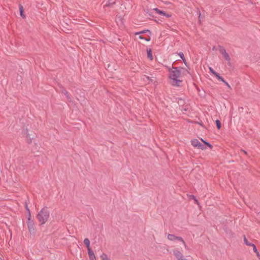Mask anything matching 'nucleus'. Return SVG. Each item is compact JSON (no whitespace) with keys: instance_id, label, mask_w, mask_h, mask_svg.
I'll return each instance as SVG.
<instances>
[{"instance_id":"24","label":"nucleus","mask_w":260,"mask_h":260,"mask_svg":"<svg viewBox=\"0 0 260 260\" xmlns=\"http://www.w3.org/2000/svg\"><path fill=\"white\" fill-rule=\"evenodd\" d=\"M198 148L201 149L202 150H204L206 148L204 145L202 143H200L199 146L198 147Z\"/></svg>"},{"instance_id":"26","label":"nucleus","mask_w":260,"mask_h":260,"mask_svg":"<svg viewBox=\"0 0 260 260\" xmlns=\"http://www.w3.org/2000/svg\"><path fill=\"white\" fill-rule=\"evenodd\" d=\"M202 141L204 143V144H206L209 147H210V148H212V146L209 143L204 141L203 139H202Z\"/></svg>"},{"instance_id":"36","label":"nucleus","mask_w":260,"mask_h":260,"mask_svg":"<svg viewBox=\"0 0 260 260\" xmlns=\"http://www.w3.org/2000/svg\"><path fill=\"white\" fill-rule=\"evenodd\" d=\"M200 17H201V14L200 13V15L199 16V19H200Z\"/></svg>"},{"instance_id":"35","label":"nucleus","mask_w":260,"mask_h":260,"mask_svg":"<svg viewBox=\"0 0 260 260\" xmlns=\"http://www.w3.org/2000/svg\"><path fill=\"white\" fill-rule=\"evenodd\" d=\"M148 80L149 79V77H147V76H145Z\"/></svg>"},{"instance_id":"28","label":"nucleus","mask_w":260,"mask_h":260,"mask_svg":"<svg viewBox=\"0 0 260 260\" xmlns=\"http://www.w3.org/2000/svg\"><path fill=\"white\" fill-rule=\"evenodd\" d=\"M223 83H224L228 86V87L229 88H230V89L231 88V86L229 85V84L225 80H224V82H223Z\"/></svg>"},{"instance_id":"27","label":"nucleus","mask_w":260,"mask_h":260,"mask_svg":"<svg viewBox=\"0 0 260 260\" xmlns=\"http://www.w3.org/2000/svg\"><path fill=\"white\" fill-rule=\"evenodd\" d=\"M178 55L179 56H180V57L182 59H184V54L180 52L179 53H178Z\"/></svg>"},{"instance_id":"25","label":"nucleus","mask_w":260,"mask_h":260,"mask_svg":"<svg viewBox=\"0 0 260 260\" xmlns=\"http://www.w3.org/2000/svg\"><path fill=\"white\" fill-rule=\"evenodd\" d=\"M209 69L210 72L212 74H213L214 75H215L216 74H217V73L211 67H209Z\"/></svg>"},{"instance_id":"4","label":"nucleus","mask_w":260,"mask_h":260,"mask_svg":"<svg viewBox=\"0 0 260 260\" xmlns=\"http://www.w3.org/2000/svg\"><path fill=\"white\" fill-rule=\"evenodd\" d=\"M27 223L29 232L34 234L35 232V223L30 217L28 218Z\"/></svg>"},{"instance_id":"18","label":"nucleus","mask_w":260,"mask_h":260,"mask_svg":"<svg viewBox=\"0 0 260 260\" xmlns=\"http://www.w3.org/2000/svg\"><path fill=\"white\" fill-rule=\"evenodd\" d=\"M219 80L221 81V82H224V79L220 76V75L217 73V74H216L215 75H214Z\"/></svg>"},{"instance_id":"15","label":"nucleus","mask_w":260,"mask_h":260,"mask_svg":"<svg viewBox=\"0 0 260 260\" xmlns=\"http://www.w3.org/2000/svg\"><path fill=\"white\" fill-rule=\"evenodd\" d=\"M19 10H20V14L21 16L23 18H25V16L23 14V6H22L21 5L19 6Z\"/></svg>"},{"instance_id":"34","label":"nucleus","mask_w":260,"mask_h":260,"mask_svg":"<svg viewBox=\"0 0 260 260\" xmlns=\"http://www.w3.org/2000/svg\"><path fill=\"white\" fill-rule=\"evenodd\" d=\"M165 16H167V17H169L170 16V15H169L167 14L166 13V15H165Z\"/></svg>"},{"instance_id":"5","label":"nucleus","mask_w":260,"mask_h":260,"mask_svg":"<svg viewBox=\"0 0 260 260\" xmlns=\"http://www.w3.org/2000/svg\"><path fill=\"white\" fill-rule=\"evenodd\" d=\"M219 51L220 53L223 56L224 59L228 61H230L231 58L224 48L221 47L219 50Z\"/></svg>"},{"instance_id":"10","label":"nucleus","mask_w":260,"mask_h":260,"mask_svg":"<svg viewBox=\"0 0 260 260\" xmlns=\"http://www.w3.org/2000/svg\"><path fill=\"white\" fill-rule=\"evenodd\" d=\"M62 93L66 95L68 101L69 102H72V99L70 95V94H69L68 92L64 90V89H63L62 90Z\"/></svg>"},{"instance_id":"17","label":"nucleus","mask_w":260,"mask_h":260,"mask_svg":"<svg viewBox=\"0 0 260 260\" xmlns=\"http://www.w3.org/2000/svg\"><path fill=\"white\" fill-rule=\"evenodd\" d=\"M154 10L157 13L159 14H161V15H166V13L164 12V11H161L160 10H159L157 8H155L154 9Z\"/></svg>"},{"instance_id":"12","label":"nucleus","mask_w":260,"mask_h":260,"mask_svg":"<svg viewBox=\"0 0 260 260\" xmlns=\"http://www.w3.org/2000/svg\"><path fill=\"white\" fill-rule=\"evenodd\" d=\"M147 56L150 60L153 59V56L151 53V50L150 49H147Z\"/></svg>"},{"instance_id":"33","label":"nucleus","mask_w":260,"mask_h":260,"mask_svg":"<svg viewBox=\"0 0 260 260\" xmlns=\"http://www.w3.org/2000/svg\"><path fill=\"white\" fill-rule=\"evenodd\" d=\"M245 154H247V152L246 151H244V150H242Z\"/></svg>"},{"instance_id":"31","label":"nucleus","mask_w":260,"mask_h":260,"mask_svg":"<svg viewBox=\"0 0 260 260\" xmlns=\"http://www.w3.org/2000/svg\"><path fill=\"white\" fill-rule=\"evenodd\" d=\"M26 209L28 211V212H29V214H30V211H29V209L27 207V205H26Z\"/></svg>"},{"instance_id":"3","label":"nucleus","mask_w":260,"mask_h":260,"mask_svg":"<svg viewBox=\"0 0 260 260\" xmlns=\"http://www.w3.org/2000/svg\"><path fill=\"white\" fill-rule=\"evenodd\" d=\"M167 238L171 241H178L182 242L186 249H188V248L186 245L184 240L181 237L177 236L173 234H168Z\"/></svg>"},{"instance_id":"11","label":"nucleus","mask_w":260,"mask_h":260,"mask_svg":"<svg viewBox=\"0 0 260 260\" xmlns=\"http://www.w3.org/2000/svg\"><path fill=\"white\" fill-rule=\"evenodd\" d=\"M115 4V1L114 0H108L105 4V7H110L114 5Z\"/></svg>"},{"instance_id":"29","label":"nucleus","mask_w":260,"mask_h":260,"mask_svg":"<svg viewBox=\"0 0 260 260\" xmlns=\"http://www.w3.org/2000/svg\"><path fill=\"white\" fill-rule=\"evenodd\" d=\"M90 260H96L95 255H92V257H89Z\"/></svg>"},{"instance_id":"16","label":"nucleus","mask_w":260,"mask_h":260,"mask_svg":"<svg viewBox=\"0 0 260 260\" xmlns=\"http://www.w3.org/2000/svg\"><path fill=\"white\" fill-rule=\"evenodd\" d=\"M87 250L88 254L89 257H92V255H95L93 250L90 248H87Z\"/></svg>"},{"instance_id":"20","label":"nucleus","mask_w":260,"mask_h":260,"mask_svg":"<svg viewBox=\"0 0 260 260\" xmlns=\"http://www.w3.org/2000/svg\"><path fill=\"white\" fill-rule=\"evenodd\" d=\"M244 243L247 245V246H251L252 243H250L248 241L247 238H246L245 236H244Z\"/></svg>"},{"instance_id":"8","label":"nucleus","mask_w":260,"mask_h":260,"mask_svg":"<svg viewBox=\"0 0 260 260\" xmlns=\"http://www.w3.org/2000/svg\"><path fill=\"white\" fill-rule=\"evenodd\" d=\"M200 143L198 140L196 139L191 141V144L194 147L198 148Z\"/></svg>"},{"instance_id":"6","label":"nucleus","mask_w":260,"mask_h":260,"mask_svg":"<svg viewBox=\"0 0 260 260\" xmlns=\"http://www.w3.org/2000/svg\"><path fill=\"white\" fill-rule=\"evenodd\" d=\"M173 253L177 260H183L185 258L182 253L177 250H174Z\"/></svg>"},{"instance_id":"14","label":"nucleus","mask_w":260,"mask_h":260,"mask_svg":"<svg viewBox=\"0 0 260 260\" xmlns=\"http://www.w3.org/2000/svg\"><path fill=\"white\" fill-rule=\"evenodd\" d=\"M250 246H252L253 248V250L254 252H255L258 256H259V252L258 251L255 245L254 244H252Z\"/></svg>"},{"instance_id":"19","label":"nucleus","mask_w":260,"mask_h":260,"mask_svg":"<svg viewBox=\"0 0 260 260\" xmlns=\"http://www.w3.org/2000/svg\"><path fill=\"white\" fill-rule=\"evenodd\" d=\"M101 257L102 258V260H111L110 259H109L107 254H106L105 253H103L101 255Z\"/></svg>"},{"instance_id":"13","label":"nucleus","mask_w":260,"mask_h":260,"mask_svg":"<svg viewBox=\"0 0 260 260\" xmlns=\"http://www.w3.org/2000/svg\"><path fill=\"white\" fill-rule=\"evenodd\" d=\"M84 243L86 245L87 248H90V241L88 238H85L84 240Z\"/></svg>"},{"instance_id":"30","label":"nucleus","mask_w":260,"mask_h":260,"mask_svg":"<svg viewBox=\"0 0 260 260\" xmlns=\"http://www.w3.org/2000/svg\"><path fill=\"white\" fill-rule=\"evenodd\" d=\"M182 60H183V62L184 63V64H185L186 66H187V62H186V61L185 58H184V59H182Z\"/></svg>"},{"instance_id":"22","label":"nucleus","mask_w":260,"mask_h":260,"mask_svg":"<svg viewBox=\"0 0 260 260\" xmlns=\"http://www.w3.org/2000/svg\"><path fill=\"white\" fill-rule=\"evenodd\" d=\"M216 124L217 128L218 129H219L221 127V123L219 120H216Z\"/></svg>"},{"instance_id":"9","label":"nucleus","mask_w":260,"mask_h":260,"mask_svg":"<svg viewBox=\"0 0 260 260\" xmlns=\"http://www.w3.org/2000/svg\"><path fill=\"white\" fill-rule=\"evenodd\" d=\"M179 69L181 70V75L182 76H187V75H189L190 73L185 68H179Z\"/></svg>"},{"instance_id":"7","label":"nucleus","mask_w":260,"mask_h":260,"mask_svg":"<svg viewBox=\"0 0 260 260\" xmlns=\"http://www.w3.org/2000/svg\"><path fill=\"white\" fill-rule=\"evenodd\" d=\"M23 137H25L27 142L29 144L32 142V138H30V135L28 133V129L26 128L24 131Z\"/></svg>"},{"instance_id":"23","label":"nucleus","mask_w":260,"mask_h":260,"mask_svg":"<svg viewBox=\"0 0 260 260\" xmlns=\"http://www.w3.org/2000/svg\"><path fill=\"white\" fill-rule=\"evenodd\" d=\"M139 39H142V40H144L146 41H149L150 40V37H149L148 38H144V37H143L142 36H139Z\"/></svg>"},{"instance_id":"32","label":"nucleus","mask_w":260,"mask_h":260,"mask_svg":"<svg viewBox=\"0 0 260 260\" xmlns=\"http://www.w3.org/2000/svg\"><path fill=\"white\" fill-rule=\"evenodd\" d=\"M192 199H194V200H195V201L198 203V201H197V200H196V197H195L194 196H192Z\"/></svg>"},{"instance_id":"21","label":"nucleus","mask_w":260,"mask_h":260,"mask_svg":"<svg viewBox=\"0 0 260 260\" xmlns=\"http://www.w3.org/2000/svg\"><path fill=\"white\" fill-rule=\"evenodd\" d=\"M146 32H149L150 34H151V32L148 29H146V30H144L143 31H139V32H137L135 35H139V34H144Z\"/></svg>"},{"instance_id":"1","label":"nucleus","mask_w":260,"mask_h":260,"mask_svg":"<svg viewBox=\"0 0 260 260\" xmlns=\"http://www.w3.org/2000/svg\"><path fill=\"white\" fill-rule=\"evenodd\" d=\"M168 71L170 73L169 78L172 85L179 86L182 82V80L179 79L181 76V70L178 68L172 66L168 68Z\"/></svg>"},{"instance_id":"2","label":"nucleus","mask_w":260,"mask_h":260,"mask_svg":"<svg viewBox=\"0 0 260 260\" xmlns=\"http://www.w3.org/2000/svg\"><path fill=\"white\" fill-rule=\"evenodd\" d=\"M50 213L48 208L45 207L42 208L37 214V218L42 224H45L49 217Z\"/></svg>"}]
</instances>
